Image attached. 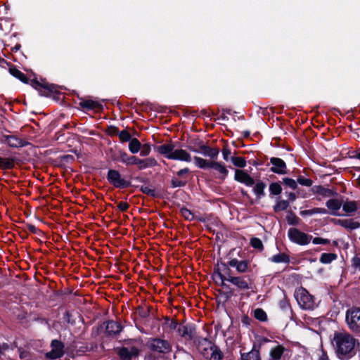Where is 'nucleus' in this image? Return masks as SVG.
Segmentation results:
<instances>
[{"label": "nucleus", "mask_w": 360, "mask_h": 360, "mask_svg": "<svg viewBox=\"0 0 360 360\" xmlns=\"http://www.w3.org/2000/svg\"><path fill=\"white\" fill-rule=\"evenodd\" d=\"M332 345L335 354L339 359L349 360L356 354L359 347V342L347 332H335Z\"/></svg>", "instance_id": "1"}, {"label": "nucleus", "mask_w": 360, "mask_h": 360, "mask_svg": "<svg viewBox=\"0 0 360 360\" xmlns=\"http://www.w3.org/2000/svg\"><path fill=\"white\" fill-rule=\"evenodd\" d=\"M147 347L153 352L169 354L172 350V345L167 340L160 338H150L146 342Z\"/></svg>", "instance_id": "2"}, {"label": "nucleus", "mask_w": 360, "mask_h": 360, "mask_svg": "<svg viewBox=\"0 0 360 360\" xmlns=\"http://www.w3.org/2000/svg\"><path fill=\"white\" fill-rule=\"evenodd\" d=\"M345 321L352 332L360 334V308L352 307L347 309Z\"/></svg>", "instance_id": "3"}, {"label": "nucleus", "mask_w": 360, "mask_h": 360, "mask_svg": "<svg viewBox=\"0 0 360 360\" xmlns=\"http://www.w3.org/2000/svg\"><path fill=\"white\" fill-rule=\"evenodd\" d=\"M295 297L299 306L303 309H313L315 306L314 297L304 288L295 290Z\"/></svg>", "instance_id": "4"}, {"label": "nucleus", "mask_w": 360, "mask_h": 360, "mask_svg": "<svg viewBox=\"0 0 360 360\" xmlns=\"http://www.w3.org/2000/svg\"><path fill=\"white\" fill-rule=\"evenodd\" d=\"M288 236L292 243L300 245H306L312 239L311 236L301 231L297 228H290L288 231Z\"/></svg>", "instance_id": "5"}, {"label": "nucleus", "mask_w": 360, "mask_h": 360, "mask_svg": "<svg viewBox=\"0 0 360 360\" xmlns=\"http://www.w3.org/2000/svg\"><path fill=\"white\" fill-rule=\"evenodd\" d=\"M106 177L108 181L115 188H125L131 186V182L123 179L116 169H109Z\"/></svg>", "instance_id": "6"}, {"label": "nucleus", "mask_w": 360, "mask_h": 360, "mask_svg": "<svg viewBox=\"0 0 360 360\" xmlns=\"http://www.w3.org/2000/svg\"><path fill=\"white\" fill-rule=\"evenodd\" d=\"M217 276H218V278L221 281V285H223V286L226 285L224 283V281H227L240 289H242V290L249 289V285H248V282L243 277L231 276V275H229V278H226L224 274H223L220 272L217 273Z\"/></svg>", "instance_id": "7"}, {"label": "nucleus", "mask_w": 360, "mask_h": 360, "mask_svg": "<svg viewBox=\"0 0 360 360\" xmlns=\"http://www.w3.org/2000/svg\"><path fill=\"white\" fill-rule=\"evenodd\" d=\"M51 349L46 353V357L50 359L60 358L64 354V344L58 340H53L51 343Z\"/></svg>", "instance_id": "8"}, {"label": "nucleus", "mask_w": 360, "mask_h": 360, "mask_svg": "<svg viewBox=\"0 0 360 360\" xmlns=\"http://www.w3.org/2000/svg\"><path fill=\"white\" fill-rule=\"evenodd\" d=\"M32 86L38 91L40 96L48 97L51 93L57 92V86L53 84H48L46 82L41 83L38 81L34 80L32 82Z\"/></svg>", "instance_id": "9"}, {"label": "nucleus", "mask_w": 360, "mask_h": 360, "mask_svg": "<svg viewBox=\"0 0 360 360\" xmlns=\"http://www.w3.org/2000/svg\"><path fill=\"white\" fill-rule=\"evenodd\" d=\"M178 333L179 335L184 338L186 340L195 341L197 339L195 334V327L191 323H187L186 325H181L178 328Z\"/></svg>", "instance_id": "10"}, {"label": "nucleus", "mask_w": 360, "mask_h": 360, "mask_svg": "<svg viewBox=\"0 0 360 360\" xmlns=\"http://www.w3.org/2000/svg\"><path fill=\"white\" fill-rule=\"evenodd\" d=\"M270 163L272 167L270 171L273 173L283 175L288 173L287 165L283 160L279 158L272 157L270 158Z\"/></svg>", "instance_id": "11"}, {"label": "nucleus", "mask_w": 360, "mask_h": 360, "mask_svg": "<svg viewBox=\"0 0 360 360\" xmlns=\"http://www.w3.org/2000/svg\"><path fill=\"white\" fill-rule=\"evenodd\" d=\"M105 333L108 336H116L123 330L122 325L117 321L110 320L104 322Z\"/></svg>", "instance_id": "12"}, {"label": "nucleus", "mask_w": 360, "mask_h": 360, "mask_svg": "<svg viewBox=\"0 0 360 360\" xmlns=\"http://www.w3.org/2000/svg\"><path fill=\"white\" fill-rule=\"evenodd\" d=\"M287 349L282 345H277L271 348L267 360H288L285 352Z\"/></svg>", "instance_id": "13"}, {"label": "nucleus", "mask_w": 360, "mask_h": 360, "mask_svg": "<svg viewBox=\"0 0 360 360\" xmlns=\"http://www.w3.org/2000/svg\"><path fill=\"white\" fill-rule=\"evenodd\" d=\"M234 179L248 187H251L255 184L254 179L244 170L236 169Z\"/></svg>", "instance_id": "14"}, {"label": "nucleus", "mask_w": 360, "mask_h": 360, "mask_svg": "<svg viewBox=\"0 0 360 360\" xmlns=\"http://www.w3.org/2000/svg\"><path fill=\"white\" fill-rule=\"evenodd\" d=\"M197 345L198 349L204 355L208 354L214 347V345L206 338H197L194 342Z\"/></svg>", "instance_id": "15"}, {"label": "nucleus", "mask_w": 360, "mask_h": 360, "mask_svg": "<svg viewBox=\"0 0 360 360\" xmlns=\"http://www.w3.org/2000/svg\"><path fill=\"white\" fill-rule=\"evenodd\" d=\"M139 350L135 347H123L119 350V355L122 360H131L133 357L138 356Z\"/></svg>", "instance_id": "16"}, {"label": "nucleus", "mask_w": 360, "mask_h": 360, "mask_svg": "<svg viewBox=\"0 0 360 360\" xmlns=\"http://www.w3.org/2000/svg\"><path fill=\"white\" fill-rule=\"evenodd\" d=\"M200 153L205 157H209L212 160L217 158L219 153V150L217 148H211L202 142L199 143Z\"/></svg>", "instance_id": "17"}, {"label": "nucleus", "mask_w": 360, "mask_h": 360, "mask_svg": "<svg viewBox=\"0 0 360 360\" xmlns=\"http://www.w3.org/2000/svg\"><path fill=\"white\" fill-rule=\"evenodd\" d=\"M311 191L314 193L321 196L322 198L336 197L338 195L336 191L325 188L321 185L314 186L311 188Z\"/></svg>", "instance_id": "18"}, {"label": "nucleus", "mask_w": 360, "mask_h": 360, "mask_svg": "<svg viewBox=\"0 0 360 360\" xmlns=\"http://www.w3.org/2000/svg\"><path fill=\"white\" fill-rule=\"evenodd\" d=\"M326 206L327 207L328 213L333 216H339V210L342 207V202L336 198L330 199L326 201Z\"/></svg>", "instance_id": "19"}, {"label": "nucleus", "mask_w": 360, "mask_h": 360, "mask_svg": "<svg viewBox=\"0 0 360 360\" xmlns=\"http://www.w3.org/2000/svg\"><path fill=\"white\" fill-rule=\"evenodd\" d=\"M228 265L231 267L236 268L238 273H245L248 269L249 262L247 260L240 261L237 259H232L228 262Z\"/></svg>", "instance_id": "20"}, {"label": "nucleus", "mask_w": 360, "mask_h": 360, "mask_svg": "<svg viewBox=\"0 0 360 360\" xmlns=\"http://www.w3.org/2000/svg\"><path fill=\"white\" fill-rule=\"evenodd\" d=\"M156 165H157V161L153 158H147L145 159H140L136 157L134 165H137L139 169L143 170V169H146L147 168L153 167Z\"/></svg>", "instance_id": "21"}, {"label": "nucleus", "mask_w": 360, "mask_h": 360, "mask_svg": "<svg viewBox=\"0 0 360 360\" xmlns=\"http://www.w3.org/2000/svg\"><path fill=\"white\" fill-rule=\"evenodd\" d=\"M169 160L190 162L192 160V158L190 153L186 150L183 149H176L174 150L173 155L169 157Z\"/></svg>", "instance_id": "22"}, {"label": "nucleus", "mask_w": 360, "mask_h": 360, "mask_svg": "<svg viewBox=\"0 0 360 360\" xmlns=\"http://www.w3.org/2000/svg\"><path fill=\"white\" fill-rule=\"evenodd\" d=\"M336 224L347 230H355L360 227V222L352 219H338Z\"/></svg>", "instance_id": "23"}, {"label": "nucleus", "mask_w": 360, "mask_h": 360, "mask_svg": "<svg viewBox=\"0 0 360 360\" xmlns=\"http://www.w3.org/2000/svg\"><path fill=\"white\" fill-rule=\"evenodd\" d=\"M5 141L10 147L19 148L26 145V142L13 135L4 136Z\"/></svg>", "instance_id": "24"}, {"label": "nucleus", "mask_w": 360, "mask_h": 360, "mask_svg": "<svg viewBox=\"0 0 360 360\" xmlns=\"http://www.w3.org/2000/svg\"><path fill=\"white\" fill-rule=\"evenodd\" d=\"M136 156H129L126 152L120 150L119 156L114 157L113 160L115 161H120L126 165H134L136 162Z\"/></svg>", "instance_id": "25"}, {"label": "nucleus", "mask_w": 360, "mask_h": 360, "mask_svg": "<svg viewBox=\"0 0 360 360\" xmlns=\"http://www.w3.org/2000/svg\"><path fill=\"white\" fill-rule=\"evenodd\" d=\"M174 150V146L172 143H165L156 148V151L167 159H169V157L173 155Z\"/></svg>", "instance_id": "26"}, {"label": "nucleus", "mask_w": 360, "mask_h": 360, "mask_svg": "<svg viewBox=\"0 0 360 360\" xmlns=\"http://www.w3.org/2000/svg\"><path fill=\"white\" fill-rule=\"evenodd\" d=\"M79 105L88 110L103 109V105L101 103L93 100H82L79 102Z\"/></svg>", "instance_id": "27"}, {"label": "nucleus", "mask_w": 360, "mask_h": 360, "mask_svg": "<svg viewBox=\"0 0 360 360\" xmlns=\"http://www.w3.org/2000/svg\"><path fill=\"white\" fill-rule=\"evenodd\" d=\"M255 186L252 188V191L256 196V198L259 200L265 195L264 190L266 187V184L262 181H257L255 182Z\"/></svg>", "instance_id": "28"}, {"label": "nucleus", "mask_w": 360, "mask_h": 360, "mask_svg": "<svg viewBox=\"0 0 360 360\" xmlns=\"http://www.w3.org/2000/svg\"><path fill=\"white\" fill-rule=\"evenodd\" d=\"M210 168L214 169L217 172H218L220 174H221V178L224 179L228 175V170L224 165V163L220 162L212 161V165Z\"/></svg>", "instance_id": "29"}, {"label": "nucleus", "mask_w": 360, "mask_h": 360, "mask_svg": "<svg viewBox=\"0 0 360 360\" xmlns=\"http://www.w3.org/2000/svg\"><path fill=\"white\" fill-rule=\"evenodd\" d=\"M328 213V210L323 207H314L311 210H301L300 212V214L302 217L311 216L316 214H327Z\"/></svg>", "instance_id": "30"}, {"label": "nucleus", "mask_w": 360, "mask_h": 360, "mask_svg": "<svg viewBox=\"0 0 360 360\" xmlns=\"http://www.w3.org/2000/svg\"><path fill=\"white\" fill-rule=\"evenodd\" d=\"M269 260L276 264H288L290 262V257L285 253H278L271 257Z\"/></svg>", "instance_id": "31"}, {"label": "nucleus", "mask_w": 360, "mask_h": 360, "mask_svg": "<svg viewBox=\"0 0 360 360\" xmlns=\"http://www.w3.org/2000/svg\"><path fill=\"white\" fill-rule=\"evenodd\" d=\"M342 210L350 215L351 213H354L358 209L357 202L356 201H347L342 204Z\"/></svg>", "instance_id": "32"}, {"label": "nucleus", "mask_w": 360, "mask_h": 360, "mask_svg": "<svg viewBox=\"0 0 360 360\" xmlns=\"http://www.w3.org/2000/svg\"><path fill=\"white\" fill-rule=\"evenodd\" d=\"M194 163L195 166L200 169H209L211 167L212 161H208L200 157L195 156L193 158Z\"/></svg>", "instance_id": "33"}, {"label": "nucleus", "mask_w": 360, "mask_h": 360, "mask_svg": "<svg viewBox=\"0 0 360 360\" xmlns=\"http://www.w3.org/2000/svg\"><path fill=\"white\" fill-rule=\"evenodd\" d=\"M15 165V159L13 158L0 157V168L2 169H10Z\"/></svg>", "instance_id": "34"}, {"label": "nucleus", "mask_w": 360, "mask_h": 360, "mask_svg": "<svg viewBox=\"0 0 360 360\" xmlns=\"http://www.w3.org/2000/svg\"><path fill=\"white\" fill-rule=\"evenodd\" d=\"M242 360H260V355L258 350L252 349L250 352L241 354Z\"/></svg>", "instance_id": "35"}, {"label": "nucleus", "mask_w": 360, "mask_h": 360, "mask_svg": "<svg viewBox=\"0 0 360 360\" xmlns=\"http://www.w3.org/2000/svg\"><path fill=\"white\" fill-rule=\"evenodd\" d=\"M141 147V143L136 138H133L129 141V150L131 153H133V154L137 153L140 150Z\"/></svg>", "instance_id": "36"}, {"label": "nucleus", "mask_w": 360, "mask_h": 360, "mask_svg": "<svg viewBox=\"0 0 360 360\" xmlns=\"http://www.w3.org/2000/svg\"><path fill=\"white\" fill-rule=\"evenodd\" d=\"M289 202L285 200L278 199L276 203L274 206V210L275 212L280 211H284L289 207Z\"/></svg>", "instance_id": "37"}, {"label": "nucleus", "mask_w": 360, "mask_h": 360, "mask_svg": "<svg viewBox=\"0 0 360 360\" xmlns=\"http://www.w3.org/2000/svg\"><path fill=\"white\" fill-rule=\"evenodd\" d=\"M270 195H278L282 192V187L280 182H273L269 186Z\"/></svg>", "instance_id": "38"}, {"label": "nucleus", "mask_w": 360, "mask_h": 360, "mask_svg": "<svg viewBox=\"0 0 360 360\" xmlns=\"http://www.w3.org/2000/svg\"><path fill=\"white\" fill-rule=\"evenodd\" d=\"M337 255L334 253H323L321 255L319 261L322 264H330L333 260L336 259Z\"/></svg>", "instance_id": "39"}, {"label": "nucleus", "mask_w": 360, "mask_h": 360, "mask_svg": "<svg viewBox=\"0 0 360 360\" xmlns=\"http://www.w3.org/2000/svg\"><path fill=\"white\" fill-rule=\"evenodd\" d=\"M230 161L234 166L240 168H244L246 166V160L243 157L232 156L230 158Z\"/></svg>", "instance_id": "40"}, {"label": "nucleus", "mask_w": 360, "mask_h": 360, "mask_svg": "<svg viewBox=\"0 0 360 360\" xmlns=\"http://www.w3.org/2000/svg\"><path fill=\"white\" fill-rule=\"evenodd\" d=\"M10 73L15 77L20 79L21 82L24 83H27L28 80L27 77L23 74L22 72H20L19 70L16 68H10Z\"/></svg>", "instance_id": "41"}, {"label": "nucleus", "mask_w": 360, "mask_h": 360, "mask_svg": "<svg viewBox=\"0 0 360 360\" xmlns=\"http://www.w3.org/2000/svg\"><path fill=\"white\" fill-rule=\"evenodd\" d=\"M254 316L256 319L260 321H265L267 320L266 313L260 308H257L254 311Z\"/></svg>", "instance_id": "42"}, {"label": "nucleus", "mask_w": 360, "mask_h": 360, "mask_svg": "<svg viewBox=\"0 0 360 360\" xmlns=\"http://www.w3.org/2000/svg\"><path fill=\"white\" fill-rule=\"evenodd\" d=\"M136 314L141 319L146 321L147 319L149 317L150 311L148 308L139 307L137 308Z\"/></svg>", "instance_id": "43"}, {"label": "nucleus", "mask_w": 360, "mask_h": 360, "mask_svg": "<svg viewBox=\"0 0 360 360\" xmlns=\"http://www.w3.org/2000/svg\"><path fill=\"white\" fill-rule=\"evenodd\" d=\"M282 180H283V183L287 187H288L292 190H295L297 188V183L295 180H294L291 178H288V177L283 178Z\"/></svg>", "instance_id": "44"}, {"label": "nucleus", "mask_w": 360, "mask_h": 360, "mask_svg": "<svg viewBox=\"0 0 360 360\" xmlns=\"http://www.w3.org/2000/svg\"><path fill=\"white\" fill-rule=\"evenodd\" d=\"M287 221L290 225H297L300 219L292 212H290L286 217Z\"/></svg>", "instance_id": "45"}, {"label": "nucleus", "mask_w": 360, "mask_h": 360, "mask_svg": "<svg viewBox=\"0 0 360 360\" xmlns=\"http://www.w3.org/2000/svg\"><path fill=\"white\" fill-rule=\"evenodd\" d=\"M250 245L252 248L259 250H262L264 248L262 240L255 237L251 238Z\"/></svg>", "instance_id": "46"}, {"label": "nucleus", "mask_w": 360, "mask_h": 360, "mask_svg": "<svg viewBox=\"0 0 360 360\" xmlns=\"http://www.w3.org/2000/svg\"><path fill=\"white\" fill-rule=\"evenodd\" d=\"M297 183L302 186L309 187L312 185V181L310 179L305 178L303 176H299L297 179Z\"/></svg>", "instance_id": "47"}, {"label": "nucleus", "mask_w": 360, "mask_h": 360, "mask_svg": "<svg viewBox=\"0 0 360 360\" xmlns=\"http://www.w3.org/2000/svg\"><path fill=\"white\" fill-rule=\"evenodd\" d=\"M229 265H226L225 264H221V268H218L217 271H214L215 276H217V273L220 272L225 275L226 278H229V275H230V269L228 267Z\"/></svg>", "instance_id": "48"}, {"label": "nucleus", "mask_w": 360, "mask_h": 360, "mask_svg": "<svg viewBox=\"0 0 360 360\" xmlns=\"http://www.w3.org/2000/svg\"><path fill=\"white\" fill-rule=\"evenodd\" d=\"M181 215L186 219L191 221L194 219L193 214L187 208H181Z\"/></svg>", "instance_id": "49"}, {"label": "nucleus", "mask_w": 360, "mask_h": 360, "mask_svg": "<svg viewBox=\"0 0 360 360\" xmlns=\"http://www.w3.org/2000/svg\"><path fill=\"white\" fill-rule=\"evenodd\" d=\"M119 137L122 142L130 141L132 139L131 134L126 130L121 131L119 134Z\"/></svg>", "instance_id": "50"}, {"label": "nucleus", "mask_w": 360, "mask_h": 360, "mask_svg": "<svg viewBox=\"0 0 360 360\" xmlns=\"http://www.w3.org/2000/svg\"><path fill=\"white\" fill-rule=\"evenodd\" d=\"M186 184V181L179 180L176 178H173L171 180V186L172 188L184 187Z\"/></svg>", "instance_id": "51"}, {"label": "nucleus", "mask_w": 360, "mask_h": 360, "mask_svg": "<svg viewBox=\"0 0 360 360\" xmlns=\"http://www.w3.org/2000/svg\"><path fill=\"white\" fill-rule=\"evenodd\" d=\"M140 150H141V152H140L141 156H143V157L148 156L150 154V150H151L150 145L149 143H145L143 146H141Z\"/></svg>", "instance_id": "52"}, {"label": "nucleus", "mask_w": 360, "mask_h": 360, "mask_svg": "<svg viewBox=\"0 0 360 360\" xmlns=\"http://www.w3.org/2000/svg\"><path fill=\"white\" fill-rule=\"evenodd\" d=\"M13 345L8 343H0V356L5 354L9 349H13Z\"/></svg>", "instance_id": "53"}, {"label": "nucleus", "mask_w": 360, "mask_h": 360, "mask_svg": "<svg viewBox=\"0 0 360 360\" xmlns=\"http://www.w3.org/2000/svg\"><path fill=\"white\" fill-rule=\"evenodd\" d=\"M211 357L214 360H220L222 358L221 352L215 346L214 349L212 350Z\"/></svg>", "instance_id": "54"}, {"label": "nucleus", "mask_w": 360, "mask_h": 360, "mask_svg": "<svg viewBox=\"0 0 360 360\" xmlns=\"http://www.w3.org/2000/svg\"><path fill=\"white\" fill-rule=\"evenodd\" d=\"M141 191L147 195L154 196L155 195V190L151 188L150 186H142L141 187Z\"/></svg>", "instance_id": "55"}, {"label": "nucleus", "mask_w": 360, "mask_h": 360, "mask_svg": "<svg viewBox=\"0 0 360 360\" xmlns=\"http://www.w3.org/2000/svg\"><path fill=\"white\" fill-rule=\"evenodd\" d=\"M312 243L316 245H327L330 243V241L328 239L322 238L320 237H316L312 239Z\"/></svg>", "instance_id": "56"}, {"label": "nucleus", "mask_w": 360, "mask_h": 360, "mask_svg": "<svg viewBox=\"0 0 360 360\" xmlns=\"http://www.w3.org/2000/svg\"><path fill=\"white\" fill-rule=\"evenodd\" d=\"M352 267L355 270H360V257L355 256L352 258Z\"/></svg>", "instance_id": "57"}, {"label": "nucleus", "mask_w": 360, "mask_h": 360, "mask_svg": "<svg viewBox=\"0 0 360 360\" xmlns=\"http://www.w3.org/2000/svg\"><path fill=\"white\" fill-rule=\"evenodd\" d=\"M221 153H222L224 160L227 162L229 161L230 158L231 157V150L227 147H224L222 149Z\"/></svg>", "instance_id": "58"}, {"label": "nucleus", "mask_w": 360, "mask_h": 360, "mask_svg": "<svg viewBox=\"0 0 360 360\" xmlns=\"http://www.w3.org/2000/svg\"><path fill=\"white\" fill-rule=\"evenodd\" d=\"M117 207L120 211L124 212L128 209L129 205L125 202H120L118 203Z\"/></svg>", "instance_id": "59"}, {"label": "nucleus", "mask_w": 360, "mask_h": 360, "mask_svg": "<svg viewBox=\"0 0 360 360\" xmlns=\"http://www.w3.org/2000/svg\"><path fill=\"white\" fill-rule=\"evenodd\" d=\"M27 229L32 233H38L39 229L33 224H29L27 225Z\"/></svg>", "instance_id": "60"}, {"label": "nucleus", "mask_w": 360, "mask_h": 360, "mask_svg": "<svg viewBox=\"0 0 360 360\" xmlns=\"http://www.w3.org/2000/svg\"><path fill=\"white\" fill-rule=\"evenodd\" d=\"M190 172V169L187 167L186 168H184V169H180L179 171H178L176 172V174L179 176H182L185 174H187Z\"/></svg>", "instance_id": "61"}, {"label": "nucleus", "mask_w": 360, "mask_h": 360, "mask_svg": "<svg viewBox=\"0 0 360 360\" xmlns=\"http://www.w3.org/2000/svg\"><path fill=\"white\" fill-rule=\"evenodd\" d=\"M279 306L282 309H286L289 307V303L287 300H283L280 301Z\"/></svg>", "instance_id": "62"}, {"label": "nucleus", "mask_w": 360, "mask_h": 360, "mask_svg": "<svg viewBox=\"0 0 360 360\" xmlns=\"http://www.w3.org/2000/svg\"><path fill=\"white\" fill-rule=\"evenodd\" d=\"M188 150L193 152V153H200L199 150H200V148H199V143H198L196 146H188Z\"/></svg>", "instance_id": "63"}, {"label": "nucleus", "mask_w": 360, "mask_h": 360, "mask_svg": "<svg viewBox=\"0 0 360 360\" xmlns=\"http://www.w3.org/2000/svg\"><path fill=\"white\" fill-rule=\"evenodd\" d=\"M287 196L288 198V200L290 202L295 201L296 200V198H297L296 195L294 193H292V192L287 193Z\"/></svg>", "instance_id": "64"}]
</instances>
